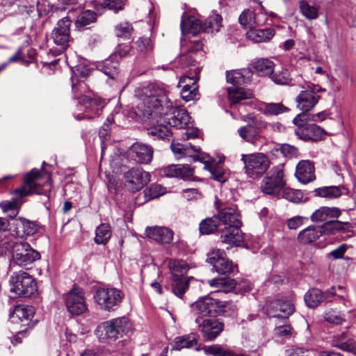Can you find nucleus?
Instances as JSON below:
<instances>
[{
	"mask_svg": "<svg viewBox=\"0 0 356 356\" xmlns=\"http://www.w3.org/2000/svg\"><path fill=\"white\" fill-rule=\"evenodd\" d=\"M241 226L228 225L220 227L219 233L223 243L239 246L243 241V236L240 229Z\"/></svg>",
	"mask_w": 356,
	"mask_h": 356,
	"instance_id": "nucleus-24",
	"label": "nucleus"
},
{
	"mask_svg": "<svg viewBox=\"0 0 356 356\" xmlns=\"http://www.w3.org/2000/svg\"><path fill=\"white\" fill-rule=\"evenodd\" d=\"M194 161H200L204 164V169L209 170L212 177L220 182H225L227 178L225 176V170L220 163H216L206 153H202L194 158Z\"/></svg>",
	"mask_w": 356,
	"mask_h": 356,
	"instance_id": "nucleus-22",
	"label": "nucleus"
},
{
	"mask_svg": "<svg viewBox=\"0 0 356 356\" xmlns=\"http://www.w3.org/2000/svg\"><path fill=\"white\" fill-rule=\"evenodd\" d=\"M299 8L301 14L307 19L313 20L318 17L319 8L310 5L307 0H300Z\"/></svg>",
	"mask_w": 356,
	"mask_h": 356,
	"instance_id": "nucleus-46",
	"label": "nucleus"
},
{
	"mask_svg": "<svg viewBox=\"0 0 356 356\" xmlns=\"http://www.w3.org/2000/svg\"><path fill=\"white\" fill-rule=\"evenodd\" d=\"M132 31V25L127 22H120L115 26V34L120 38H129Z\"/></svg>",
	"mask_w": 356,
	"mask_h": 356,
	"instance_id": "nucleus-58",
	"label": "nucleus"
},
{
	"mask_svg": "<svg viewBox=\"0 0 356 356\" xmlns=\"http://www.w3.org/2000/svg\"><path fill=\"white\" fill-rule=\"evenodd\" d=\"M96 21L95 12L87 10L81 12L76 17L75 24L76 27H84Z\"/></svg>",
	"mask_w": 356,
	"mask_h": 356,
	"instance_id": "nucleus-51",
	"label": "nucleus"
},
{
	"mask_svg": "<svg viewBox=\"0 0 356 356\" xmlns=\"http://www.w3.org/2000/svg\"><path fill=\"white\" fill-rule=\"evenodd\" d=\"M153 152V148L151 146L135 143L130 147L129 155L136 162L147 164L152 161Z\"/></svg>",
	"mask_w": 356,
	"mask_h": 356,
	"instance_id": "nucleus-23",
	"label": "nucleus"
},
{
	"mask_svg": "<svg viewBox=\"0 0 356 356\" xmlns=\"http://www.w3.org/2000/svg\"><path fill=\"white\" fill-rule=\"evenodd\" d=\"M169 268L170 270L172 278L185 277L189 268L186 261L183 260H170L169 261Z\"/></svg>",
	"mask_w": 356,
	"mask_h": 356,
	"instance_id": "nucleus-41",
	"label": "nucleus"
},
{
	"mask_svg": "<svg viewBox=\"0 0 356 356\" xmlns=\"http://www.w3.org/2000/svg\"><path fill=\"white\" fill-rule=\"evenodd\" d=\"M207 355L213 356H246L242 353H236L231 350L225 349L218 344L204 346L202 348Z\"/></svg>",
	"mask_w": 356,
	"mask_h": 356,
	"instance_id": "nucleus-39",
	"label": "nucleus"
},
{
	"mask_svg": "<svg viewBox=\"0 0 356 356\" xmlns=\"http://www.w3.org/2000/svg\"><path fill=\"white\" fill-rule=\"evenodd\" d=\"M216 202L218 214L216 216L218 222L222 226L236 225L241 226L240 215L236 205H228L225 203Z\"/></svg>",
	"mask_w": 356,
	"mask_h": 356,
	"instance_id": "nucleus-18",
	"label": "nucleus"
},
{
	"mask_svg": "<svg viewBox=\"0 0 356 356\" xmlns=\"http://www.w3.org/2000/svg\"><path fill=\"white\" fill-rule=\"evenodd\" d=\"M207 261L213 266L212 270L219 275L225 276L208 280L212 287H216L225 292H229L236 287V282L228 275L234 271V265L223 250L214 249L207 254Z\"/></svg>",
	"mask_w": 356,
	"mask_h": 356,
	"instance_id": "nucleus-2",
	"label": "nucleus"
},
{
	"mask_svg": "<svg viewBox=\"0 0 356 356\" xmlns=\"http://www.w3.org/2000/svg\"><path fill=\"white\" fill-rule=\"evenodd\" d=\"M261 111L266 115H277L289 111V108L282 103H264Z\"/></svg>",
	"mask_w": 356,
	"mask_h": 356,
	"instance_id": "nucleus-45",
	"label": "nucleus"
},
{
	"mask_svg": "<svg viewBox=\"0 0 356 356\" xmlns=\"http://www.w3.org/2000/svg\"><path fill=\"white\" fill-rule=\"evenodd\" d=\"M269 78L275 84L282 86L288 85L291 81V74L286 68H282L277 70H274Z\"/></svg>",
	"mask_w": 356,
	"mask_h": 356,
	"instance_id": "nucleus-49",
	"label": "nucleus"
},
{
	"mask_svg": "<svg viewBox=\"0 0 356 356\" xmlns=\"http://www.w3.org/2000/svg\"><path fill=\"white\" fill-rule=\"evenodd\" d=\"M137 49L143 54L151 51L153 49V44L149 38H140L136 41Z\"/></svg>",
	"mask_w": 356,
	"mask_h": 356,
	"instance_id": "nucleus-60",
	"label": "nucleus"
},
{
	"mask_svg": "<svg viewBox=\"0 0 356 356\" xmlns=\"http://www.w3.org/2000/svg\"><path fill=\"white\" fill-rule=\"evenodd\" d=\"M283 165L273 167L263 179L261 188L268 195H277L285 186Z\"/></svg>",
	"mask_w": 356,
	"mask_h": 356,
	"instance_id": "nucleus-12",
	"label": "nucleus"
},
{
	"mask_svg": "<svg viewBox=\"0 0 356 356\" xmlns=\"http://www.w3.org/2000/svg\"><path fill=\"white\" fill-rule=\"evenodd\" d=\"M220 300L210 296L199 298L191 305L192 316L194 321L216 317L219 315Z\"/></svg>",
	"mask_w": 356,
	"mask_h": 356,
	"instance_id": "nucleus-7",
	"label": "nucleus"
},
{
	"mask_svg": "<svg viewBox=\"0 0 356 356\" xmlns=\"http://www.w3.org/2000/svg\"><path fill=\"white\" fill-rule=\"evenodd\" d=\"M197 346V334L191 333L189 334L176 337L174 340L173 349L181 350L182 348H191L195 346V349L200 350V346Z\"/></svg>",
	"mask_w": 356,
	"mask_h": 356,
	"instance_id": "nucleus-37",
	"label": "nucleus"
},
{
	"mask_svg": "<svg viewBox=\"0 0 356 356\" xmlns=\"http://www.w3.org/2000/svg\"><path fill=\"white\" fill-rule=\"evenodd\" d=\"M238 20L242 26L252 30L267 23V14L263 6L260 5L259 8L254 10H245L240 15Z\"/></svg>",
	"mask_w": 356,
	"mask_h": 356,
	"instance_id": "nucleus-17",
	"label": "nucleus"
},
{
	"mask_svg": "<svg viewBox=\"0 0 356 356\" xmlns=\"http://www.w3.org/2000/svg\"><path fill=\"white\" fill-rule=\"evenodd\" d=\"M70 25V19L65 17L60 19L53 29L51 39L57 46L60 47L58 50H50L53 54L58 55L68 47L71 40Z\"/></svg>",
	"mask_w": 356,
	"mask_h": 356,
	"instance_id": "nucleus-11",
	"label": "nucleus"
},
{
	"mask_svg": "<svg viewBox=\"0 0 356 356\" xmlns=\"http://www.w3.org/2000/svg\"><path fill=\"white\" fill-rule=\"evenodd\" d=\"M194 172V168L188 165H169L163 168V173L169 177H180L190 179Z\"/></svg>",
	"mask_w": 356,
	"mask_h": 356,
	"instance_id": "nucleus-29",
	"label": "nucleus"
},
{
	"mask_svg": "<svg viewBox=\"0 0 356 356\" xmlns=\"http://www.w3.org/2000/svg\"><path fill=\"white\" fill-rule=\"evenodd\" d=\"M275 34V31L272 28L264 29H257L256 28L250 30L248 33V37L254 42H266L270 40Z\"/></svg>",
	"mask_w": 356,
	"mask_h": 356,
	"instance_id": "nucleus-36",
	"label": "nucleus"
},
{
	"mask_svg": "<svg viewBox=\"0 0 356 356\" xmlns=\"http://www.w3.org/2000/svg\"><path fill=\"white\" fill-rule=\"evenodd\" d=\"M219 315L222 314L225 316H234L236 314L237 307L232 302L220 301Z\"/></svg>",
	"mask_w": 356,
	"mask_h": 356,
	"instance_id": "nucleus-59",
	"label": "nucleus"
},
{
	"mask_svg": "<svg viewBox=\"0 0 356 356\" xmlns=\"http://www.w3.org/2000/svg\"><path fill=\"white\" fill-rule=\"evenodd\" d=\"M130 329L131 324L129 319L122 316L102 323L98 326L96 333L100 340L111 342L127 334Z\"/></svg>",
	"mask_w": 356,
	"mask_h": 356,
	"instance_id": "nucleus-6",
	"label": "nucleus"
},
{
	"mask_svg": "<svg viewBox=\"0 0 356 356\" xmlns=\"http://www.w3.org/2000/svg\"><path fill=\"white\" fill-rule=\"evenodd\" d=\"M126 186L131 191H138L150 181L151 175L140 168H132L124 175Z\"/></svg>",
	"mask_w": 356,
	"mask_h": 356,
	"instance_id": "nucleus-20",
	"label": "nucleus"
},
{
	"mask_svg": "<svg viewBox=\"0 0 356 356\" xmlns=\"http://www.w3.org/2000/svg\"><path fill=\"white\" fill-rule=\"evenodd\" d=\"M245 70H233L227 72V81L232 84V87H241L249 81V79L245 76Z\"/></svg>",
	"mask_w": 356,
	"mask_h": 356,
	"instance_id": "nucleus-42",
	"label": "nucleus"
},
{
	"mask_svg": "<svg viewBox=\"0 0 356 356\" xmlns=\"http://www.w3.org/2000/svg\"><path fill=\"white\" fill-rule=\"evenodd\" d=\"M111 236V227L108 224L102 223L95 230V242L97 244H106Z\"/></svg>",
	"mask_w": 356,
	"mask_h": 356,
	"instance_id": "nucleus-48",
	"label": "nucleus"
},
{
	"mask_svg": "<svg viewBox=\"0 0 356 356\" xmlns=\"http://www.w3.org/2000/svg\"><path fill=\"white\" fill-rule=\"evenodd\" d=\"M195 323L206 341H214L225 328L224 323L216 317L195 321Z\"/></svg>",
	"mask_w": 356,
	"mask_h": 356,
	"instance_id": "nucleus-14",
	"label": "nucleus"
},
{
	"mask_svg": "<svg viewBox=\"0 0 356 356\" xmlns=\"http://www.w3.org/2000/svg\"><path fill=\"white\" fill-rule=\"evenodd\" d=\"M250 66L259 76L268 77H270L275 68L274 63L268 58H259L253 60Z\"/></svg>",
	"mask_w": 356,
	"mask_h": 356,
	"instance_id": "nucleus-33",
	"label": "nucleus"
},
{
	"mask_svg": "<svg viewBox=\"0 0 356 356\" xmlns=\"http://www.w3.org/2000/svg\"><path fill=\"white\" fill-rule=\"evenodd\" d=\"M222 17L216 13L209 15L203 23V31L207 33L218 32L222 26Z\"/></svg>",
	"mask_w": 356,
	"mask_h": 356,
	"instance_id": "nucleus-43",
	"label": "nucleus"
},
{
	"mask_svg": "<svg viewBox=\"0 0 356 356\" xmlns=\"http://www.w3.org/2000/svg\"><path fill=\"white\" fill-rule=\"evenodd\" d=\"M102 5L104 8L117 13L124 9V0H104Z\"/></svg>",
	"mask_w": 356,
	"mask_h": 356,
	"instance_id": "nucleus-61",
	"label": "nucleus"
},
{
	"mask_svg": "<svg viewBox=\"0 0 356 356\" xmlns=\"http://www.w3.org/2000/svg\"><path fill=\"white\" fill-rule=\"evenodd\" d=\"M40 177V171L36 169H32L29 172L26 174L24 177L23 184L21 187L16 188L14 191V194L17 196L19 199L32 194H41L42 188L37 184V181Z\"/></svg>",
	"mask_w": 356,
	"mask_h": 356,
	"instance_id": "nucleus-16",
	"label": "nucleus"
},
{
	"mask_svg": "<svg viewBox=\"0 0 356 356\" xmlns=\"http://www.w3.org/2000/svg\"><path fill=\"white\" fill-rule=\"evenodd\" d=\"M248 118L252 120L251 122L239 128L237 132L245 141L255 144L260 138L261 129L266 127V122L257 118H251L249 115H241V119L245 122L247 121Z\"/></svg>",
	"mask_w": 356,
	"mask_h": 356,
	"instance_id": "nucleus-13",
	"label": "nucleus"
},
{
	"mask_svg": "<svg viewBox=\"0 0 356 356\" xmlns=\"http://www.w3.org/2000/svg\"><path fill=\"white\" fill-rule=\"evenodd\" d=\"M316 196L326 198H337L341 196V191L338 186H329L316 188L314 190Z\"/></svg>",
	"mask_w": 356,
	"mask_h": 356,
	"instance_id": "nucleus-52",
	"label": "nucleus"
},
{
	"mask_svg": "<svg viewBox=\"0 0 356 356\" xmlns=\"http://www.w3.org/2000/svg\"><path fill=\"white\" fill-rule=\"evenodd\" d=\"M302 90L296 97V102L298 108L302 112L296 116L293 122L296 126L304 124L310 117L308 112L318 102L319 92L325 91L319 85L310 82L302 86Z\"/></svg>",
	"mask_w": 356,
	"mask_h": 356,
	"instance_id": "nucleus-3",
	"label": "nucleus"
},
{
	"mask_svg": "<svg viewBox=\"0 0 356 356\" xmlns=\"http://www.w3.org/2000/svg\"><path fill=\"white\" fill-rule=\"evenodd\" d=\"M113 122V115L111 114L108 116L106 121L104 123V124L101 127L99 131V136L102 140V154L104 153V143L106 140H107L109 138L110 133V125Z\"/></svg>",
	"mask_w": 356,
	"mask_h": 356,
	"instance_id": "nucleus-54",
	"label": "nucleus"
},
{
	"mask_svg": "<svg viewBox=\"0 0 356 356\" xmlns=\"http://www.w3.org/2000/svg\"><path fill=\"white\" fill-rule=\"evenodd\" d=\"M171 149L173 153L179 157L191 156L194 160V158L197 155H200L202 152L200 151V147L192 145L191 143L188 144H179L174 143L171 144Z\"/></svg>",
	"mask_w": 356,
	"mask_h": 356,
	"instance_id": "nucleus-32",
	"label": "nucleus"
},
{
	"mask_svg": "<svg viewBox=\"0 0 356 356\" xmlns=\"http://www.w3.org/2000/svg\"><path fill=\"white\" fill-rule=\"evenodd\" d=\"M10 291L19 296L29 297L37 290L35 280L24 271L13 273L10 277Z\"/></svg>",
	"mask_w": 356,
	"mask_h": 356,
	"instance_id": "nucleus-9",
	"label": "nucleus"
},
{
	"mask_svg": "<svg viewBox=\"0 0 356 356\" xmlns=\"http://www.w3.org/2000/svg\"><path fill=\"white\" fill-rule=\"evenodd\" d=\"M71 83L74 98L78 101V103L83 105L88 112L91 111L95 115H100L105 104L104 100L98 97H92L88 95L90 92V88L84 80L74 81L73 77Z\"/></svg>",
	"mask_w": 356,
	"mask_h": 356,
	"instance_id": "nucleus-5",
	"label": "nucleus"
},
{
	"mask_svg": "<svg viewBox=\"0 0 356 356\" xmlns=\"http://www.w3.org/2000/svg\"><path fill=\"white\" fill-rule=\"evenodd\" d=\"M119 59H116V55H111L103 61L99 68L104 74L113 79L119 73Z\"/></svg>",
	"mask_w": 356,
	"mask_h": 356,
	"instance_id": "nucleus-35",
	"label": "nucleus"
},
{
	"mask_svg": "<svg viewBox=\"0 0 356 356\" xmlns=\"http://www.w3.org/2000/svg\"><path fill=\"white\" fill-rule=\"evenodd\" d=\"M35 314V309L29 305H18L15 307L13 313L10 315L11 318L15 317L17 318L20 321H26L27 323L25 324L29 328L34 325L32 322V318Z\"/></svg>",
	"mask_w": 356,
	"mask_h": 356,
	"instance_id": "nucleus-31",
	"label": "nucleus"
},
{
	"mask_svg": "<svg viewBox=\"0 0 356 356\" xmlns=\"http://www.w3.org/2000/svg\"><path fill=\"white\" fill-rule=\"evenodd\" d=\"M241 156L245 172L250 178L260 177L270 167L269 159L262 153L242 154Z\"/></svg>",
	"mask_w": 356,
	"mask_h": 356,
	"instance_id": "nucleus-8",
	"label": "nucleus"
},
{
	"mask_svg": "<svg viewBox=\"0 0 356 356\" xmlns=\"http://www.w3.org/2000/svg\"><path fill=\"white\" fill-rule=\"evenodd\" d=\"M275 335L283 337V338H289L293 334V328L289 324H284L282 325L277 326L275 328Z\"/></svg>",
	"mask_w": 356,
	"mask_h": 356,
	"instance_id": "nucleus-63",
	"label": "nucleus"
},
{
	"mask_svg": "<svg viewBox=\"0 0 356 356\" xmlns=\"http://www.w3.org/2000/svg\"><path fill=\"white\" fill-rule=\"evenodd\" d=\"M264 309L269 318L284 319L287 318L295 310L291 302L280 300L267 302Z\"/></svg>",
	"mask_w": 356,
	"mask_h": 356,
	"instance_id": "nucleus-19",
	"label": "nucleus"
},
{
	"mask_svg": "<svg viewBox=\"0 0 356 356\" xmlns=\"http://www.w3.org/2000/svg\"><path fill=\"white\" fill-rule=\"evenodd\" d=\"M227 95L230 101V107L232 109L238 105L240 107L248 106V103L241 104V101L251 99L253 97L250 90L245 89L243 87H229L227 88Z\"/></svg>",
	"mask_w": 356,
	"mask_h": 356,
	"instance_id": "nucleus-26",
	"label": "nucleus"
},
{
	"mask_svg": "<svg viewBox=\"0 0 356 356\" xmlns=\"http://www.w3.org/2000/svg\"><path fill=\"white\" fill-rule=\"evenodd\" d=\"M91 69L83 64H80L72 68L71 80L74 77V81L77 79L84 80L90 74Z\"/></svg>",
	"mask_w": 356,
	"mask_h": 356,
	"instance_id": "nucleus-55",
	"label": "nucleus"
},
{
	"mask_svg": "<svg viewBox=\"0 0 356 356\" xmlns=\"http://www.w3.org/2000/svg\"><path fill=\"white\" fill-rule=\"evenodd\" d=\"M172 290L173 293L182 298L189 286V282L186 277L172 278Z\"/></svg>",
	"mask_w": 356,
	"mask_h": 356,
	"instance_id": "nucleus-50",
	"label": "nucleus"
},
{
	"mask_svg": "<svg viewBox=\"0 0 356 356\" xmlns=\"http://www.w3.org/2000/svg\"><path fill=\"white\" fill-rule=\"evenodd\" d=\"M307 218L300 216H296L287 220V226L290 229H297L305 223Z\"/></svg>",
	"mask_w": 356,
	"mask_h": 356,
	"instance_id": "nucleus-64",
	"label": "nucleus"
},
{
	"mask_svg": "<svg viewBox=\"0 0 356 356\" xmlns=\"http://www.w3.org/2000/svg\"><path fill=\"white\" fill-rule=\"evenodd\" d=\"M148 238L161 244H169L173 239L172 230L165 227H148L145 229Z\"/></svg>",
	"mask_w": 356,
	"mask_h": 356,
	"instance_id": "nucleus-25",
	"label": "nucleus"
},
{
	"mask_svg": "<svg viewBox=\"0 0 356 356\" xmlns=\"http://www.w3.org/2000/svg\"><path fill=\"white\" fill-rule=\"evenodd\" d=\"M322 235L320 227L310 225L300 231L298 235V241L302 244H309L316 241Z\"/></svg>",
	"mask_w": 356,
	"mask_h": 356,
	"instance_id": "nucleus-34",
	"label": "nucleus"
},
{
	"mask_svg": "<svg viewBox=\"0 0 356 356\" xmlns=\"http://www.w3.org/2000/svg\"><path fill=\"white\" fill-rule=\"evenodd\" d=\"M67 310L72 315L79 316L88 309L85 293L80 288H74L65 295Z\"/></svg>",
	"mask_w": 356,
	"mask_h": 356,
	"instance_id": "nucleus-15",
	"label": "nucleus"
},
{
	"mask_svg": "<svg viewBox=\"0 0 356 356\" xmlns=\"http://www.w3.org/2000/svg\"><path fill=\"white\" fill-rule=\"evenodd\" d=\"M307 121L304 124L297 126L295 132L299 138L304 140H316L321 138L324 134V131L316 124H308Z\"/></svg>",
	"mask_w": 356,
	"mask_h": 356,
	"instance_id": "nucleus-27",
	"label": "nucleus"
},
{
	"mask_svg": "<svg viewBox=\"0 0 356 356\" xmlns=\"http://www.w3.org/2000/svg\"><path fill=\"white\" fill-rule=\"evenodd\" d=\"M20 202L19 200L13 201H3L0 203V207L3 212H13V215H9V218L13 220L19 213Z\"/></svg>",
	"mask_w": 356,
	"mask_h": 356,
	"instance_id": "nucleus-53",
	"label": "nucleus"
},
{
	"mask_svg": "<svg viewBox=\"0 0 356 356\" xmlns=\"http://www.w3.org/2000/svg\"><path fill=\"white\" fill-rule=\"evenodd\" d=\"M282 197L294 203L300 202L303 198V193L299 190L284 188L282 191Z\"/></svg>",
	"mask_w": 356,
	"mask_h": 356,
	"instance_id": "nucleus-57",
	"label": "nucleus"
},
{
	"mask_svg": "<svg viewBox=\"0 0 356 356\" xmlns=\"http://www.w3.org/2000/svg\"><path fill=\"white\" fill-rule=\"evenodd\" d=\"M181 29L182 32L195 35L201 30L203 31V24L194 17H188L187 19L181 20Z\"/></svg>",
	"mask_w": 356,
	"mask_h": 356,
	"instance_id": "nucleus-40",
	"label": "nucleus"
},
{
	"mask_svg": "<svg viewBox=\"0 0 356 356\" xmlns=\"http://www.w3.org/2000/svg\"><path fill=\"white\" fill-rule=\"evenodd\" d=\"M277 151H280L284 157L289 159L296 157L298 154V149L289 144H282Z\"/></svg>",
	"mask_w": 356,
	"mask_h": 356,
	"instance_id": "nucleus-62",
	"label": "nucleus"
},
{
	"mask_svg": "<svg viewBox=\"0 0 356 356\" xmlns=\"http://www.w3.org/2000/svg\"><path fill=\"white\" fill-rule=\"evenodd\" d=\"M165 189L159 184H152L148 188L144 191L146 200H150L163 195Z\"/></svg>",
	"mask_w": 356,
	"mask_h": 356,
	"instance_id": "nucleus-56",
	"label": "nucleus"
},
{
	"mask_svg": "<svg viewBox=\"0 0 356 356\" xmlns=\"http://www.w3.org/2000/svg\"><path fill=\"white\" fill-rule=\"evenodd\" d=\"M304 299L309 307L315 308L323 302L324 295L320 289H312L306 293Z\"/></svg>",
	"mask_w": 356,
	"mask_h": 356,
	"instance_id": "nucleus-44",
	"label": "nucleus"
},
{
	"mask_svg": "<svg viewBox=\"0 0 356 356\" xmlns=\"http://www.w3.org/2000/svg\"><path fill=\"white\" fill-rule=\"evenodd\" d=\"M296 176L302 184H308L316 178L314 175V166L309 161H301L296 167Z\"/></svg>",
	"mask_w": 356,
	"mask_h": 356,
	"instance_id": "nucleus-28",
	"label": "nucleus"
},
{
	"mask_svg": "<svg viewBox=\"0 0 356 356\" xmlns=\"http://www.w3.org/2000/svg\"><path fill=\"white\" fill-rule=\"evenodd\" d=\"M341 213L337 207H321L312 214L311 220L314 222H327L330 218L339 217Z\"/></svg>",
	"mask_w": 356,
	"mask_h": 356,
	"instance_id": "nucleus-30",
	"label": "nucleus"
},
{
	"mask_svg": "<svg viewBox=\"0 0 356 356\" xmlns=\"http://www.w3.org/2000/svg\"><path fill=\"white\" fill-rule=\"evenodd\" d=\"M195 76H183L180 78L178 87L181 88L180 95L185 102L195 101L200 99L197 81Z\"/></svg>",
	"mask_w": 356,
	"mask_h": 356,
	"instance_id": "nucleus-21",
	"label": "nucleus"
},
{
	"mask_svg": "<svg viewBox=\"0 0 356 356\" xmlns=\"http://www.w3.org/2000/svg\"><path fill=\"white\" fill-rule=\"evenodd\" d=\"M123 296V293L115 288H99L96 291L94 299L101 309L111 312L120 305Z\"/></svg>",
	"mask_w": 356,
	"mask_h": 356,
	"instance_id": "nucleus-10",
	"label": "nucleus"
},
{
	"mask_svg": "<svg viewBox=\"0 0 356 356\" xmlns=\"http://www.w3.org/2000/svg\"><path fill=\"white\" fill-rule=\"evenodd\" d=\"M351 227V224L348 222H342L339 220H327L324 222L321 227L322 234H334L337 232L348 229Z\"/></svg>",
	"mask_w": 356,
	"mask_h": 356,
	"instance_id": "nucleus-38",
	"label": "nucleus"
},
{
	"mask_svg": "<svg viewBox=\"0 0 356 356\" xmlns=\"http://www.w3.org/2000/svg\"><path fill=\"white\" fill-rule=\"evenodd\" d=\"M220 225L216 216L203 220L200 223V232L202 234H209L216 230L219 231Z\"/></svg>",
	"mask_w": 356,
	"mask_h": 356,
	"instance_id": "nucleus-47",
	"label": "nucleus"
},
{
	"mask_svg": "<svg viewBox=\"0 0 356 356\" xmlns=\"http://www.w3.org/2000/svg\"><path fill=\"white\" fill-rule=\"evenodd\" d=\"M6 251H10L12 254L10 264L11 267L16 265L26 268L40 258V253L33 249L29 243L24 242L14 241L1 242L0 254H6Z\"/></svg>",
	"mask_w": 356,
	"mask_h": 356,
	"instance_id": "nucleus-4",
	"label": "nucleus"
},
{
	"mask_svg": "<svg viewBox=\"0 0 356 356\" xmlns=\"http://www.w3.org/2000/svg\"><path fill=\"white\" fill-rule=\"evenodd\" d=\"M135 95L139 99L136 113L149 120L147 134L154 139L170 140L172 136L170 127L184 129L191 124L186 109L172 107L165 89L149 83L137 88Z\"/></svg>",
	"mask_w": 356,
	"mask_h": 356,
	"instance_id": "nucleus-1",
	"label": "nucleus"
}]
</instances>
